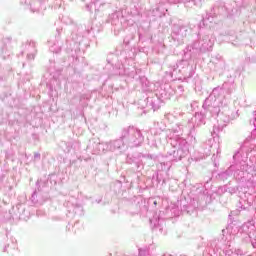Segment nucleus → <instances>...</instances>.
I'll use <instances>...</instances> for the list:
<instances>
[{
	"instance_id": "nucleus-1",
	"label": "nucleus",
	"mask_w": 256,
	"mask_h": 256,
	"mask_svg": "<svg viewBox=\"0 0 256 256\" xmlns=\"http://www.w3.org/2000/svg\"><path fill=\"white\" fill-rule=\"evenodd\" d=\"M154 205H157V201L154 202Z\"/></svg>"
}]
</instances>
